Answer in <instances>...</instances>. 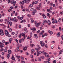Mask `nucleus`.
<instances>
[{
    "mask_svg": "<svg viewBox=\"0 0 63 63\" xmlns=\"http://www.w3.org/2000/svg\"><path fill=\"white\" fill-rule=\"evenodd\" d=\"M0 47L1 48L0 50V51H3L4 50L2 47H4V44L0 42Z\"/></svg>",
    "mask_w": 63,
    "mask_h": 63,
    "instance_id": "nucleus-1",
    "label": "nucleus"
},
{
    "mask_svg": "<svg viewBox=\"0 0 63 63\" xmlns=\"http://www.w3.org/2000/svg\"><path fill=\"white\" fill-rule=\"evenodd\" d=\"M11 20H12V21H13V20L14 22H17V21H18V20L16 19V17H14V18H12L11 19Z\"/></svg>",
    "mask_w": 63,
    "mask_h": 63,
    "instance_id": "nucleus-2",
    "label": "nucleus"
},
{
    "mask_svg": "<svg viewBox=\"0 0 63 63\" xmlns=\"http://www.w3.org/2000/svg\"><path fill=\"white\" fill-rule=\"evenodd\" d=\"M37 47L35 48V49L36 50H37V51L40 50L41 49V47H40V46H39V45H37Z\"/></svg>",
    "mask_w": 63,
    "mask_h": 63,
    "instance_id": "nucleus-3",
    "label": "nucleus"
},
{
    "mask_svg": "<svg viewBox=\"0 0 63 63\" xmlns=\"http://www.w3.org/2000/svg\"><path fill=\"white\" fill-rule=\"evenodd\" d=\"M3 30L2 29L0 30V35L1 36H3L4 35V33L3 32Z\"/></svg>",
    "mask_w": 63,
    "mask_h": 63,
    "instance_id": "nucleus-4",
    "label": "nucleus"
},
{
    "mask_svg": "<svg viewBox=\"0 0 63 63\" xmlns=\"http://www.w3.org/2000/svg\"><path fill=\"white\" fill-rule=\"evenodd\" d=\"M22 36L24 37V38H23L22 39H21V40L22 41V42H24V39L26 38H25V35L24 34L22 33Z\"/></svg>",
    "mask_w": 63,
    "mask_h": 63,
    "instance_id": "nucleus-5",
    "label": "nucleus"
},
{
    "mask_svg": "<svg viewBox=\"0 0 63 63\" xmlns=\"http://www.w3.org/2000/svg\"><path fill=\"white\" fill-rule=\"evenodd\" d=\"M16 1H14V0H12L11 1V4H13L14 6H15V4H16Z\"/></svg>",
    "mask_w": 63,
    "mask_h": 63,
    "instance_id": "nucleus-6",
    "label": "nucleus"
},
{
    "mask_svg": "<svg viewBox=\"0 0 63 63\" xmlns=\"http://www.w3.org/2000/svg\"><path fill=\"white\" fill-rule=\"evenodd\" d=\"M5 33L6 36H8L9 35V32L8 31L6 30H5Z\"/></svg>",
    "mask_w": 63,
    "mask_h": 63,
    "instance_id": "nucleus-7",
    "label": "nucleus"
},
{
    "mask_svg": "<svg viewBox=\"0 0 63 63\" xmlns=\"http://www.w3.org/2000/svg\"><path fill=\"white\" fill-rule=\"evenodd\" d=\"M31 11L32 12H37V10L35 9H34L33 8H31Z\"/></svg>",
    "mask_w": 63,
    "mask_h": 63,
    "instance_id": "nucleus-8",
    "label": "nucleus"
},
{
    "mask_svg": "<svg viewBox=\"0 0 63 63\" xmlns=\"http://www.w3.org/2000/svg\"><path fill=\"white\" fill-rule=\"evenodd\" d=\"M13 9V7L11 6V7H10V8L9 9V10H8V12H10V11H11V12H12L13 10H12Z\"/></svg>",
    "mask_w": 63,
    "mask_h": 63,
    "instance_id": "nucleus-9",
    "label": "nucleus"
},
{
    "mask_svg": "<svg viewBox=\"0 0 63 63\" xmlns=\"http://www.w3.org/2000/svg\"><path fill=\"white\" fill-rule=\"evenodd\" d=\"M41 23H42V22H40L38 23H36L35 24V25L36 26V27H38V26H39L40 25V24H41Z\"/></svg>",
    "mask_w": 63,
    "mask_h": 63,
    "instance_id": "nucleus-10",
    "label": "nucleus"
},
{
    "mask_svg": "<svg viewBox=\"0 0 63 63\" xmlns=\"http://www.w3.org/2000/svg\"><path fill=\"white\" fill-rule=\"evenodd\" d=\"M42 53L43 54H45L46 57L47 58V53H46V52L43 51L42 52Z\"/></svg>",
    "mask_w": 63,
    "mask_h": 63,
    "instance_id": "nucleus-11",
    "label": "nucleus"
},
{
    "mask_svg": "<svg viewBox=\"0 0 63 63\" xmlns=\"http://www.w3.org/2000/svg\"><path fill=\"white\" fill-rule=\"evenodd\" d=\"M29 1H26L25 0H24L23 1L24 3H26V4H28L29 2H30V0H28Z\"/></svg>",
    "mask_w": 63,
    "mask_h": 63,
    "instance_id": "nucleus-12",
    "label": "nucleus"
},
{
    "mask_svg": "<svg viewBox=\"0 0 63 63\" xmlns=\"http://www.w3.org/2000/svg\"><path fill=\"white\" fill-rule=\"evenodd\" d=\"M7 23L9 25L10 24V26H12V22H8Z\"/></svg>",
    "mask_w": 63,
    "mask_h": 63,
    "instance_id": "nucleus-13",
    "label": "nucleus"
},
{
    "mask_svg": "<svg viewBox=\"0 0 63 63\" xmlns=\"http://www.w3.org/2000/svg\"><path fill=\"white\" fill-rule=\"evenodd\" d=\"M13 40V38H10L9 39V42L10 44L11 43V42Z\"/></svg>",
    "mask_w": 63,
    "mask_h": 63,
    "instance_id": "nucleus-14",
    "label": "nucleus"
},
{
    "mask_svg": "<svg viewBox=\"0 0 63 63\" xmlns=\"http://www.w3.org/2000/svg\"><path fill=\"white\" fill-rule=\"evenodd\" d=\"M49 33H50V35H52L53 34V32L52 31H50V30H49L48 31Z\"/></svg>",
    "mask_w": 63,
    "mask_h": 63,
    "instance_id": "nucleus-15",
    "label": "nucleus"
},
{
    "mask_svg": "<svg viewBox=\"0 0 63 63\" xmlns=\"http://www.w3.org/2000/svg\"><path fill=\"white\" fill-rule=\"evenodd\" d=\"M47 21V23L48 24V25H50V24H51V23L50 21V20H48Z\"/></svg>",
    "mask_w": 63,
    "mask_h": 63,
    "instance_id": "nucleus-16",
    "label": "nucleus"
},
{
    "mask_svg": "<svg viewBox=\"0 0 63 63\" xmlns=\"http://www.w3.org/2000/svg\"><path fill=\"white\" fill-rule=\"evenodd\" d=\"M16 57L17 58V59H19V58H20V56H18V55H16Z\"/></svg>",
    "mask_w": 63,
    "mask_h": 63,
    "instance_id": "nucleus-17",
    "label": "nucleus"
},
{
    "mask_svg": "<svg viewBox=\"0 0 63 63\" xmlns=\"http://www.w3.org/2000/svg\"><path fill=\"white\" fill-rule=\"evenodd\" d=\"M8 53H9V54H11L12 53V51L11 50H9L8 51Z\"/></svg>",
    "mask_w": 63,
    "mask_h": 63,
    "instance_id": "nucleus-18",
    "label": "nucleus"
},
{
    "mask_svg": "<svg viewBox=\"0 0 63 63\" xmlns=\"http://www.w3.org/2000/svg\"><path fill=\"white\" fill-rule=\"evenodd\" d=\"M60 33L59 32L57 33V36L58 37H60Z\"/></svg>",
    "mask_w": 63,
    "mask_h": 63,
    "instance_id": "nucleus-19",
    "label": "nucleus"
},
{
    "mask_svg": "<svg viewBox=\"0 0 63 63\" xmlns=\"http://www.w3.org/2000/svg\"><path fill=\"white\" fill-rule=\"evenodd\" d=\"M36 10H38V11H40V10H41L40 8L37 7H36Z\"/></svg>",
    "mask_w": 63,
    "mask_h": 63,
    "instance_id": "nucleus-20",
    "label": "nucleus"
},
{
    "mask_svg": "<svg viewBox=\"0 0 63 63\" xmlns=\"http://www.w3.org/2000/svg\"><path fill=\"white\" fill-rule=\"evenodd\" d=\"M37 34H34V36L35 37L36 39H37L38 38V36H37Z\"/></svg>",
    "mask_w": 63,
    "mask_h": 63,
    "instance_id": "nucleus-21",
    "label": "nucleus"
},
{
    "mask_svg": "<svg viewBox=\"0 0 63 63\" xmlns=\"http://www.w3.org/2000/svg\"><path fill=\"white\" fill-rule=\"evenodd\" d=\"M37 52L38 53H39V54H41L42 53V51H37Z\"/></svg>",
    "mask_w": 63,
    "mask_h": 63,
    "instance_id": "nucleus-22",
    "label": "nucleus"
},
{
    "mask_svg": "<svg viewBox=\"0 0 63 63\" xmlns=\"http://www.w3.org/2000/svg\"><path fill=\"white\" fill-rule=\"evenodd\" d=\"M47 16L49 18H50L51 16L50 15V14L49 13H47Z\"/></svg>",
    "mask_w": 63,
    "mask_h": 63,
    "instance_id": "nucleus-23",
    "label": "nucleus"
},
{
    "mask_svg": "<svg viewBox=\"0 0 63 63\" xmlns=\"http://www.w3.org/2000/svg\"><path fill=\"white\" fill-rule=\"evenodd\" d=\"M42 16H43L44 18H46V17H47V16H45V15L43 14L42 15Z\"/></svg>",
    "mask_w": 63,
    "mask_h": 63,
    "instance_id": "nucleus-24",
    "label": "nucleus"
},
{
    "mask_svg": "<svg viewBox=\"0 0 63 63\" xmlns=\"http://www.w3.org/2000/svg\"><path fill=\"white\" fill-rule=\"evenodd\" d=\"M23 49L25 51L26 49H27V47H24V48H23Z\"/></svg>",
    "mask_w": 63,
    "mask_h": 63,
    "instance_id": "nucleus-25",
    "label": "nucleus"
},
{
    "mask_svg": "<svg viewBox=\"0 0 63 63\" xmlns=\"http://www.w3.org/2000/svg\"><path fill=\"white\" fill-rule=\"evenodd\" d=\"M4 52H7L8 51V50L6 49H4Z\"/></svg>",
    "mask_w": 63,
    "mask_h": 63,
    "instance_id": "nucleus-26",
    "label": "nucleus"
},
{
    "mask_svg": "<svg viewBox=\"0 0 63 63\" xmlns=\"http://www.w3.org/2000/svg\"><path fill=\"white\" fill-rule=\"evenodd\" d=\"M61 18H59V19H58V21L59 22H60V21H61Z\"/></svg>",
    "mask_w": 63,
    "mask_h": 63,
    "instance_id": "nucleus-27",
    "label": "nucleus"
},
{
    "mask_svg": "<svg viewBox=\"0 0 63 63\" xmlns=\"http://www.w3.org/2000/svg\"><path fill=\"white\" fill-rule=\"evenodd\" d=\"M62 52H63V49H62V51L60 50V52L59 53V54H62Z\"/></svg>",
    "mask_w": 63,
    "mask_h": 63,
    "instance_id": "nucleus-28",
    "label": "nucleus"
},
{
    "mask_svg": "<svg viewBox=\"0 0 63 63\" xmlns=\"http://www.w3.org/2000/svg\"><path fill=\"white\" fill-rule=\"evenodd\" d=\"M9 57H10V54H8L7 55V58L8 59H9Z\"/></svg>",
    "mask_w": 63,
    "mask_h": 63,
    "instance_id": "nucleus-29",
    "label": "nucleus"
},
{
    "mask_svg": "<svg viewBox=\"0 0 63 63\" xmlns=\"http://www.w3.org/2000/svg\"><path fill=\"white\" fill-rule=\"evenodd\" d=\"M41 3H40V4L39 5V8H42V7H41Z\"/></svg>",
    "mask_w": 63,
    "mask_h": 63,
    "instance_id": "nucleus-30",
    "label": "nucleus"
},
{
    "mask_svg": "<svg viewBox=\"0 0 63 63\" xmlns=\"http://www.w3.org/2000/svg\"><path fill=\"white\" fill-rule=\"evenodd\" d=\"M29 6L31 8H32V7H33V4H31Z\"/></svg>",
    "mask_w": 63,
    "mask_h": 63,
    "instance_id": "nucleus-31",
    "label": "nucleus"
},
{
    "mask_svg": "<svg viewBox=\"0 0 63 63\" xmlns=\"http://www.w3.org/2000/svg\"><path fill=\"white\" fill-rule=\"evenodd\" d=\"M41 45L42 47H44L45 46V43H43Z\"/></svg>",
    "mask_w": 63,
    "mask_h": 63,
    "instance_id": "nucleus-32",
    "label": "nucleus"
},
{
    "mask_svg": "<svg viewBox=\"0 0 63 63\" xmlns=\"http://www.w3.org/2000/svg\"><path fill=\"white\" fill-rule=\"evenodd\" d=\"M43 22L44 23H46L47 22V21L46 20H43Z\"/></svg>",
    "mask_w": 63,
    "mask_h": 63,
    "instance_id": "nucleus-33",
    "label": "nucleus"
},
{
    "mask_svg": "<svg viewBox=\"0 0 63 63\" xmlns=\"http://www.w3.org/2000/svg\"><path fill=\"white\" fill-rule=\"evenodd\" d=\"M17 50L18 51H19V47H17Z\"/></svg>",
    "mask_w": 63,
    "mask_h": 63,
    "instance_id": "nucleus-34",
    "label": "nucleus"
},
{
    "mask_svg": "<svg viewBox=\"0 0 63 63\" xmlns=\"http://www.w3.org/2000/svg\"><path fill=\"white\" fill-rule=\"evenodd\" d=\"M23 16H22V17H20V19L21 20L23 19Z\"/></svg>",
    "mask_w": 63,
    "mask_h": 63,
    "instance_id": "nucleus-35",
    "label": "nucleus"
},
{
    "mask_svg": "<svg viewBox=\"0 0 63 63\" xmlns=\"http://www.w3.org/2000/svg\"><path fill=\"white\" fill-rule=\"evenodd\" d=\"M40 58H42V59H45V57L44 56H42V57L41 56L40 57Z\"/></svg>",
    "mask_w": 63,
    "mask_h": 63,
    "instance_id": "nucleus-36",
    "label": "nucleus"
},
{
    "mask_svg": "<svg viewBox=\"0 0 63 63\" xmlns=\"http://www.w3.org/2000/svg\"><path fill=\"white\" fill-rule=\"evenodd\" d=\"M56 60H54L53 61V63H56Z\"/></svg>",
    "mask_w": 63,
    "mask_h": 63,
    "instance_id": "nucleus-37",
    "label": "nucleus"
},
{
    "mask_svg": "<svg viewBox=\"0 0 63 63\" xmlns=\"http://www.w3.org/2000/svg\"><path fill=\"white\" fill-rule=\"evenodd\" d=\"M47 60L48 61H50V59L49 58H47Z\"/></svg>",
    "mask_w": 63,
    "mask_h": 63,
    "instance_id": "nucleus-38",
    "label": "nucleus"
},
{
    "mask_svg": "<svg viewBox=\"0 0 63 63\" xmlns=\"http://www.w3.org/2000/svg\"><path fill=\"white\" fill-rule=\"evenodd\" d=\"M9 42H5V45H7L8 44H9Z\"/></svg>",
    "mask_w": 63,
    "mask_h": 63,
    "instance_id": "nucleus-39",
    "label": "nucleus"
},
{
    "mask_svg": "<svg viewBox=\"0 0 63 63\" xmlns=\"http://www.w3.org/2000/svg\"><path fill=\"white\" fill-rule=\"evenodd\" d=\"M55 22V23H57V20H54Z\"/></svg>",
    "mask_w": 63,
    "mask_h": 63,
    "instance_id": "nucleus-40",
    "label": "nucleus"
},
{
    "mask_svg": "<svg viewBox=\"0 0 63 63\" xmlns=\"http://www.w3.org/2000/svg\"><path fill=\"white\" fill-rule=\"evenodd\" d=\"M50 57V58H51V56H50L49 55V54H47V57Z\"/></svg>",
    "mask_w": 63,
    "mask_h": 63,
    "instance_id": "nucleus-41",
    "label": "nucleus"
},
{
    "mask_svg": "<svg viewBox=\"0 0 63 63\" xmlns=\"http://www.w3.org/2000/svg\"><path fill=\"white\" fill-rule=\"evenodd\" d=\"M9 31H10V32H12V29L11 28L9 29Z\"/></svg>",
    "mask_w": 63,
    "mask_h": 63,
    "instance_id": "nucleus-42",
    "label": "nucleus"
},
{
    "mask_svg": "<svg viewBox=\"0 0 63 63\" xmlns=\"http://www.w3.org/2000/svg\"><path fill=\"white\" fill-rule=\"evenodd\" d=\"M28 16L29 17H30L31 16V15L30 14H29L28 15Z\"/></svg>",
    "mask_w": 63,
    "mask_h": 63,
    "instance_id": "nucleus-43",
    "label": "nucleus"
},
{
    "mask_svg": "<svg viewBox=\"0 0 63 63\" xmlns=\"http://www.w3.org/2000/svg\"><path fill=\"white\" fill-rule=\"evenodd\" d=\"M32 28L33 29V30L34 31H35L36 30V28Z\"/></svg>",
    "mask_w": 63,
    "mask_h": 63,
    "instance_id": "nucleus-44",
    "label": "nucleus"
},
{
    "mask_svg": "<svg viewBox=\"0 0 63 63\" xmlns=\"http://www.w3.org/2000/svg\"><path fill=\"white\" fill-rule=\"evenodd\" d=\"M35 50L34 49H32V52H34V51Z\"/></svg>",
    "mask_w": 63,
    "mask_h": 63,
    "instance_id": "nucleus-45",
    "label": "nucleus"
},
{
    "mask_svg": "<svg viewBox=\"0 0 63 63\" xmlns=\"http://www.w3.org/2000/svg\"><path fill=\"white\" fill-rule=\"evenodd\" d=\"M38 61H41V59L40 58H38Z\"/></svg>",
    "mask_w": 63,
    "mask_h": 63,
    "instance_id": "nucleus-46",
    "label": "nucleus"
},
{
    "mask_svg": "<svg viewBox=\"0 0 63 63\" xmlns=\"http://www.w3.org/2000/svg\"><path fill=\"white\" fill-rule=\"evenodd\" d=\"M52 28L54 29V28H55V26H52Z\"/></svg>",
    "mask_w": 63,
    "mask_h": 63,
    "instance_id": "nucleus-47",
    "label": "nucleus"
},
{
    "mask_svg": "<svg viewBox=\"0 0 63 63\" xmlns=\"http://www.w3.org/2000/svg\"><path fill=\"white\" fill-rule=\"evenodd\" d=\"M35 13H36V12H33L32 13V14L33 15H34L35 14Z\"/></svg>",
    "mask_w": 63,
    "mask_h": 63,
    "instance_id": "nucleus-48",
    "label": "nucleus"
},
{
    "mask_svg": "<svg viewBox=\"0 0 63 63\" xmlns=\"http://www.w3.org/2000/svg\"><path fill=\"white\" fill-rule=\"evenodd\" d=\"M52 23L53 24H54L55 23V22H54V20H52Z\"/></svg>",
    "mask_w": 63,
    "mask_h": 63,
    "instance_id": "nucleus-49",
    "label": "nucleus"
},
{
    "mask_svg": "<svg viewBox=\"0 0 63 63\" xmlns=\"http://www.w3.org/2000/svg\"><path fill=\"white\" fill-rule=\"evenodd\" d=\"M40 31L39 30H38L37 32V33H40Z\"/></svg>",
    "mask_w": 63,
    "mask_h": 63,
    "instance_id": "nucleus-50",
    "label": "nucleus"
},
{
    "mask_svg": "<svg viewBox=\"0 0 63 63\" xmlns=\"http://www.w3.org/2000/svg\"><path fill=\"white\" fill-rule=\"evenodd\" d=\"M21 39L20 40H19V43H21Z\"/></svg>",
    "mask_w": 63,
    "mask_h": 63,
    "instance_id": "nucleus-51",
    "label": "nucleus"
},
{
    "mask_svg": "<svg viewBox=\"0 0 63 63\" xmlns=\"http://www.w3.org/2000/svg\"><path fill=\"white\" fill-rule=\"evenodd\" d=\"M15 34V33L14 32H12V35H14Z\"/></svg>",
    "mask_w": 63,
    "mask_h": 63,
    "instance_id": "nucleus-52",
    "label": "nucleus"
},
{
    "mask_svg": "<svg viewBox=\"0 0 63 63\" xmlns=\"http://www.w3.org/2000/svg\"><path fill=\"white\" fill-rule=\"evenodd\" d=\"M16 16H17V13L16 12L15 14Z\"/></svg>",
    "mask_w": 63,
    "mask_h": 63,
    "instance_id": "nucleus-53",
    "label": "nucleus"
},
{
    "mask_svg": "<svg viewBox=\"0 0 63 63\" xmlns=\"http://www.w3.org/2000/svg\"><path fill=\"white\" fill-rule=\"evenodd\" d=\"M38 1H35V3L37 4L38 3Z\"/></svg>",
    "mask_w": 63,
    "mask_h": 63,
    "instance_id": "nucleus-54",
    "label": "nucleus"
},
{
    "mask_svg": "<svg viewBox=\"0 0 63 63\" xmlns=\"http://www.w3.org/2000/svg\"><path fill=\"white\" fill-rule=\"evenodd\" d=\"M5 22H8V20H7V19H5Z\"/></svg>",
    "mask_w": 63,
    "mask_h": 63,
    "instance_id": "nucleus-55",
    "label": "nucleus"
},
{
    "mask_svg": "<svg viewBox=\"0 0 63 63\" xmlns=\"http://www.w3.org/2000/svg\"><path fill=\"white\" fill-rule=\"evenodd\" d=\"M14 59H15V58L14 57H12L11 58V59L12 60H13Z\"/></svg>",
    "mask_w": 63,
    "mask_h": 63,
    "instance_id": "nucleus-56",
    "label": "nucleus"
},
{
    "mask_svg": "<svg viewBox=\"0 0 63 63\" xmlns=\"http://www.w3.org/2000/svg\"><path fill=\"white\" fill-rule=\"evenodd\" d=\"M3 20L2 19H1L0 20V22H2V21H3Z\"/></svg>",
    "mask_w": 63,
    "mask_h": 63,
    "instance_id": "nucleus-57",
    "label": "nucleus"
},
{
    "mask_svg": "<svg viewBox=\"0 0 63 63\" xmlns=\"http://www.w3.org/2000/svg\"><path fill=\"white\" fill-rule=\"evenodd\" d=\"M20 52H21V53H22L23 52V51H22V50H21L20 51Z\"/></svg>",
    "mask_w": 63,
    "mask_h": 63,
    "instance_id": "nucleus-58",
    "label": "nucleus"
},
{
    "mask_svg": "<svg viewBox=\"0 0 63 63\" xmlns=\"http://www.w3.org/2000/svg\"><path fill=\"white\" fill-rule=\"evenodd\" d=\"M57 0H55V3H57Z\"/></svg>",
    "mask_w": 63,
    "mask_h": 63,
    "instance_id": "nucleus-59",
    "label": "nucleus"
},
{
    "mask_svg": "<svg viewBox=\"0 0 63 63\" xmlns=\"http://www.w3.org/2000/svg\"><path fill=\"white\" fill-rule=\"evenodd\" d=\"M34 20H32L31 21V22H32V23H33V22H34Z\"/></svg>",
    "mask_w": 63,
    "mask_h": 63,
    "instance_id": "nucleus-60",
    "label": "nucleus"
},
{
    "mask_svg": "<svg viewBox=\"0 0 63 63\" xmlns=\"http://www.w3.org/2000/svg\"><path fill=\"white\" fill-rule=\"evenodd\" d=\"M50 10L49 9H47V12H49Z\"/></svg>",
    "mask_w": 63,
    "mask_h": 63,
    "instance_id": "nucleus-61",
    "label": "nucleus"
},
{
    "mask_svg": "<svg viewBox=\"0 0 63 63\" xmlns=\"http://www.w3.org/2000/svg\"><path fill=\"white\" fill-rule=\"evenodd\" d=\"M49 9L50 10H52V7H50Z\"/></svg>",
    "mask_w": 63,
    "mask_h": 63,
    "instance_id": "nucleus-62",
    "label": "nucleus"
},
{
    "mask_svg": "<svg viewBox=\"0 0 63 63\" xmlns=\"http://www.w3.org/2000/svg\"><path fill=\"white\" fill-rule=\"evenodd\" d=\"M8 19L9 20H11V17H8Z\"/></svg>",
    "mask_w": 63,
    "mask_h": 63,
    "instance_id": "nucleus-63",
    "label": "nucleus"
},
{
    "mask_svg": "<svg viewBox=\"0 0 63 63\" xmlns=\"http://www.w3.org/2000/svg\"><path fill=\"white\" fill-rule=\"evenodd\" d=\"M47 61H44V63H47Z\"/></svg>",
    "mask_w": 63,
    "mask_h": 63,
    "instance_id": "nucleus-64",
    "label": "nucleus"
}]
</instances>
